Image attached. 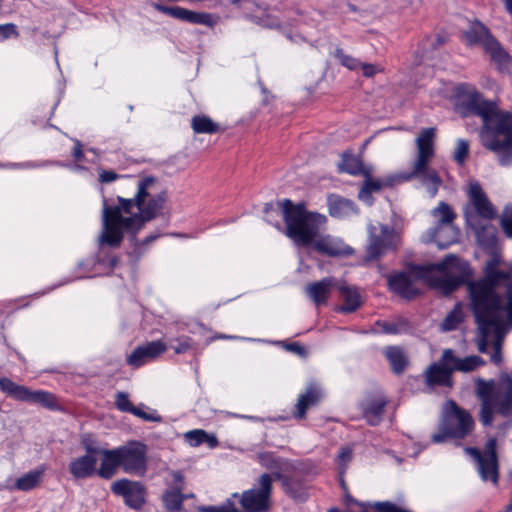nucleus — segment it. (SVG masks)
<instances>
[{"label":"nucleus","mask_w":512,"mask_h":512,"mask_svg":"<svg viewBox=\"0 0 512 512\" xmlns=\"http://www.w3.org/2000/svg\"><path fill=\"white\" fill-rule=\"evenodd\" d=\"M156 183L154 176H145L138 181L137 192L133 198L117 196L118 206L108 205L103 198V229L99 237L100 244L118 248L124 238V231L137 241V234L147 222L156 219L167 200V193L162 191L150 194V188Z\"/></svg>","instance_id":"f257e3e1"},{"label":"nucleus","mask_w":512,"mask_h":512,"mask_svg":"<svg viewBox=\"0 0 512 512\" xmlns=\"http://www.w3.org/2000/svg\"><path fill=\"white\" fill-rule=\"evenodd\" d=\"M456 111L461 117L482 120L483 146L497 155L501 166L512 165V112L501 110L498 100L485 99L475 86L459 84L455 89Z\"/></svg>","instance_id":"f03ea898"},{"label":"nucleus","mask_w":512,"mask_h":512,"mask_svg":"<svg viewBox=\"0 0 512 512\" xmlns=\"http://www.w3.org/2000/svg\"><path fill=\"white\" fill-rule=\"evenodd\" d=\"M285 224V235L298 247H310L321 231L325 230L327 217L309 211L304 202L293 203L290 199L278 202Z\"/></svg>","instance_id":"7ed1b4c3"},{"label":"nucleus","mask_w":512,"mask_h":512,"mask_svg":"<svg viewBox=\"0 0 512 512\" xmlns=\"http://www.w3.org/2000/svg\"><path fill=\"white\" fill-rule=\"evenodd\" d=\"M467 300L476 324L483 334L492 326L506 323V300L503 293L470 278L467 282Z\"/></svg>","instance_id":"20e7f679"},{"label":"nucleus","mask_w":512,"mask_h":512,"mask_svg":"<svg viewBox=\"0 0 512 512\" xmlns=\"http://www.w3.org/2000/svg\"><path fill=\"white\" fill-rule=\"evenodd\" d=\"M476 390L481 400L479 416L483 426L492 425L494 414L512 415V372L501 371L496 380L479 379Z\"/></svg>","instance_id":"39448f33"},{"label":"nucleus","mask_w":512,"mask_h":512,"mask_svg":"<svg viewBox=\"0 0 512 512\" xmlns=\"http://www.w3.org/2000/svg\"><path fill=\"white\" fill-rule=\"evenodd\" d=\"M410 269L417 272L420 277H425L427 273L433 271L442 273V276L430 278L429 285L445 296L457 291L463 285L467 288V282L473 277V271L469 264L464 262L463 266L460 267V260L454 254H448L436 263L427 265L411 264Z\"/></svg>","instance_id":"423d86ee"},{"label":"nucleus","mask_w":512,"mask_h":512,"mask_svg":"<svg viewBox=\"0 0 512 512\" xmlns=\"http://www.w3.org/2000/svg\"><path fill=\"white\" fill-rule=\"evenodd\" d=\"M436 130L433 127L424 128L416 139L417 158L410 174L406 178H417L435 195L442 183L437 171L429 166L434 156V138Z\"/></svg>","instance_id":"0eeeda50"},{"label":"nucleus","mask_w":512,"mask_h":512,"mask_svg":"<svg viewBox=\"0 0 512 512\" xmlns=\"http://www.w3.org/2000/svg\"><path fill=\"white\" fill-rule=\"evenodd\" d=\"M475 428L471 414L457 405L454 400H448L446 411L439 423V431L431 436L433 443H443L448 439L462 440L469 436Z\"/></svg>","instance_id":"6e6552de"},{"label":"nucleus","mask_w":512,"mask_h":512,"mask_svg":"<svg viewBox=\"0 0 512 512\" xmlns=\"http://www.w3.org/2000/svg\"><path fill=\"white\" fill-rule=\"evenodd\" d=\"M368 232L366 261L378 260L386 253L397 249L400 236L393 227L386 224H380L378 227L370 225Z\"/></svg>","instance_id":"1a4fd4ad"},{"label":"nucleus","mask_w":512,"mask_h":512,"mask_svg":"<svg viewBox=\"0 0 512 512\" xmlns=\"http://www.w3.org/2000/svg\"><path fill=\"white\" fill-rule=\"evenodd\" d=\"M0 390L16 401L39 404L50 410L58 408L54 394L42 390L32 391L28 387L19 385L7 377H0Z\"/></svg>","instance_id":"9d476101"},{"label":"nucleus","mask_w":512,"mask_h":512,"mask_svg":"<svg viewBox=\"0 0 512 512\" xmlns=\"http://www.w3.org/2000/svg\"><path fill=\"white\" fill-rule=\"evenodd\" d=\"M272 483V476L263 473L257 481V487L245 490L241 494V512H268L271 506Z\"/></svg>","instance_id":"9b49d317"},{"label":"nucleus","mask_w":512,"mask_h":512,"mask_svg":"<svg viewBox=\"0 0 512 512\" xmlns=\"http://www.w3.org/2000/svg\"><path fill=\"white\" fill-rule=\"evenodd\" d=\"M122 470L131 475L144 476L147 471V446L130 441L117 448Z\"/></svg>","instance_id":"f8f14e48"},{"label":"nucleus","mask_w":512,"mask_h":512,"mask_svg":"<svg viewBox=\"0 0 512 512\" xmlns=\"http://www.w3.org/2000/svg\"><path fill=\"white\" fill-rule=\"evenodd\" d=\"M510 329H512V322H510L508 316H506L505 324L490 327L486 334H483L481 330H476L478 351L480 353H487L488 346L491 344L493 347V353L490 356V360L495 365H500L503 361L502 345L504 338Z\"/></svg>","instance_id":"ddd939ff"},{"label":"nucleus","mask_w":512,"mask_h":512,"mask_svg":"<svg viewBox=\"0 0 512 512\" xmlns=\"http://www.w3.org/2000/svg\"><path fill=\"white\" fill-rule=\"evenodd\" d=\"M301 472L302 469L295 466L291 474L278 471L270 475L273 480L280 482L282 490L289 498L296 502H305L309 498V484Z\"/></svg>","instance_id":"4468645a"},{"label":"nucleus","mask_w":512,"mask_h":512,"mask_svg":"<svg viewBox=\"0 0 512 512\" xmlns=\"http://www.w3.org/2000/svg\"><path fill=\"white\" fill-rule=\"evenodd\" d=\"M111 491L115 495L122 496L125 504L134 510L141 509L146 502V489L139 481L119 479L112 483Z\"/></svg>","instance_id":"2eb2a0df"},{"label":"nucleus","mask_w":512,"mask_h":512,"mask_svg":"<svg viewBox=\"0 0 512 512\" xmlns=\"http://www.w3.org/2000/svg\"><path fill=\"white\" fill-rule=\"evenodd\" d=\"M474 281L483 284L492 289L498 290L500 284H503V297L506 300V316L512 322V277L510 273L503 270H491L484 268V276Z\"/></svg>","instance_id":"dca6fc26"},{"label":"nucleus","mask_w":512,"mask_h":512,"mask_svg":"<svg viewBox=\"0 0 512 512\" xmlns=\"http://www.w3.org/2000/svg\"><path fill=\"white\" fill-rule=\"evenodd\" d=\"M152 7L160 13L183 22L209 27L215 24L212 15L206 12H195L180 6H166L161 3H152Z\"/></svg>","instance_id":"f3484780"},{"label":"nucleus","mask_w":512,"mask_h":512,"mask_svg":"<svg viewBox=\"0 0 512 512\" xmlns=\"http://www.w3.org/2000/svg\"><path fill=\"white\" fill-rule=\"evenodd\" d=\"M387 403L385 396L369 393L359 401L358 409L368 425L377 426L383 420Z\"/></svg>","instance_id":"a211bd4d"},{"label":"nucleus","mask_w":512,"mask_h":512,"mask_svg":"<svg viewBox=\"0 0 512 512\" xmlns=\"http://www.w3.org/2000/svg\"><path fill=\"white\" fill-rule=\"evenodd\" d=\"M453 366L445 359V350L439 361L432 363L426 370V383L431 387H453Z\"/></svg>","instance_id":"6ab92c4d"},{"label":"nucleus","mask_w":512,"mask_h":512,"mask_svg":"<svg viewBox=\"0 0 512 512\" xmlns=\"http://www.w3.org/2000/svg\"><path fill=\"white\" fill-rule=\"evenodd\" d=\"M167 350V345L161 340L147 342L144 345L137 346L127 357V364L134 368H139L148 361L153 360Z\"/></svg>","instance_id":"aec40b11"},{"label":"nucleus","mask_w":512,"mask_h":512,"mask_svg":"<svg viewBox=\"0 0 512 512\" xmlns=\"http://www.w3.org/2000/svg\"><path fill=\"white\" fill-rule=\"evenodd\" d=\"M386 278L389 291L406 300H412L420 294L414 279L407 272H395L388 274Z\"/></svg>","instance_id":"412c9836"},{"label":"nucleus","mask_w":512,"mask_h":512,"mask_svg":"<svg viewBox=\"0 0 512 512\" xmlns=\"http://www.w3.org/2000/svg\"><path fill=\"white\" fill-rule=\"evenodd\" d=\"M468 197L477 216L486 220L496 217V210L479 182L474 181L470 183Z\"/></svg>","instance_id":"4be33fe9"},{"label":"nucleus","mask_w":512,"mask_h":512,"mask_svg":"<svg viewBox=\"0 0 512 512\" xmlns=\"http://www.w3.org/2000/svg\"><path fill=\"white\" fill-rule=\"evenodd\" d=\"M310 247L319 254L329 257L346 256L350 255L352 252V249L349 246L344 245L341 240L336 239L331 235H321V233L317 238H315Z\"/></svg>","instance_id":"5701e85b"},{"label":"nucleus","mask_w":512,"mask_h":512,"mask_svg":"<svg viewBox=\"0 0 512 512\" xmlns=\"http://www.w3.org/2000/svg\"><path fill=\"white\" fill-rule=\"evenodd\" d=\"M336 287V279L329 276L319 281L308 283L305 287V293L316 306H321L327 304L332 290Z\"/></svg>","instance_id":"b1692460"},{"label":"nucleus","mask_w":512,"mask_h":512,"mask_svg":"<svg viewBox=\"0 0 512 512\" xmlns=\"http://www.w3.org/2000/svg\"><path fill=\"white\" fill-rule=\"evenodd\" d=\"M430 240L435 242L440 249H446L458 242L460 230L454 224L435 225L427 231Z\"/></svg>","instance_id":"393cba45"},{"label":"nucleus","mask_w":512,"mask_h":512,"mask_svg":"<svg viewBox=\"0 0 512 512\" xmlns=\"http://www.w3.org/2000/svg\"><path fill=\"white\" fill-rule=\"evenodd\" d=\"M322 398L321 389L316 384H310L304 393H301L294 406L293 416L296 419H304L307 410L320 402Z\"/></svg>","instance_id":"a878e982"},{"label":"nucleus","mask_w":512,"mask_h":512,"mask_svg":"<svg viewBox=\"0 0 512 512\" xmlns=\"http://www.w3.org/2000/svg\"><path fill=\"white\" fill-rule=\"evenodd\" d=\"M475 232L478 245L487 252H493L497 249L498 245V230L496 226L491 223H477L471 224Z\"/></svg>","instance_id":"bb28decb"},{"label":"nucleus","mask_w":512,"mask_h":512,"mask_svg":"<svg viewBox=\"0 0 512 512\" xmlns=\"http://www.w3.org/2000/svg\"><path fill=\"white\" fill-rule=\"evenodd\" d=\"M97 457L93 455H82L69 463V472L74 479H86L96 474Z\"/></svg>","instance_id":"cd10ccee"},{"label":"nucleus","mask_w":512,"mask_h":512,"mask_svg":"<svg viewBox=\"0 0 512 512\" xmlns=\"http://www.w3.org/2000/svg\"><path fill=\"white\" fill-rule=\"evenodd\" d=\"M445 359L450 361L454 371L460 372H471L476 368L485 365V360L477 355L467 356L465 358H459L454 354V351L450 348L445 349Z\"/></svg>","instance_id":"c85d7f7f"},{"label":"nucleus","mask_w":512,"mask_h":512,"mask_svg":"<svg viewBox=\"0 0 512 512\" xmlns=\"http://www.w3.org/2000/svg\"><path fill=\"white\" fill-rule=\"evenodd\" d=\"M100 455H102L103 458L99 469L96 471V475L103 479L109 480L114 477L117 469L121 467L117 448L110 450L104 449Z\"/></svg>","instance_id":"c756f323"},{"label":"nucleus","mask_w":512,"mask_h":512,"mask_svg":"<svg viewBox=\"0 0 512 512\" xmlns=\"http://www.w3.org/2000/svg\"><path fill=\"white\" fill-rule=\"evenodd\" d=\"M369 168H366L360 156L354 155L351 150L341 154V161L338 163V171L352 176L363 175Z\"/></svg>","instance_id":"7c9ffc66"},{"label":"nucleus","mask_w":512,"mask_h":512,"mask_svg":"<svg viewBox=\"0 0 512 512\" xmlns=\"http://www.w3.org/2000/svg\"><path fill=\"white\" fill-rule=\"evenodd\" d=\"M344 301L336 311L344 314L355 312L361 306L360 294L356 287L340 285L336 287Z\"/></svg>","instance_id":"2f4dec72"},{"label":"nucleus","mask_w":512,"mask_h":512,"mask_svg":"<svg viewBox=\"0 0 512 512\" xmlns=\"http://www.w3.org/2000/svg\"><path fill=\"white\" fill-rule=\"evenodd\" d=\"M464 35L470 45L482 44L484 48L490 43V40L494 39L490 30L478 20L471 25L469 30L465 31Z\"/></svg>","instance_id":"473e14b6"},{"label":"nucleus","mask_w":512,"mask_h":512,"mask_svg":"<svg viewBox=\"0 0 512 512\" xmlns=\"http://www.w3.org/2000/svg\"><path fill=\"white\" fill-rule=\"evenodd\" d=\"M188 496L182 493V487L166 490L161 497L166 512H184V501Z\"/></svg>","instance_id":"72a5a7b5"},{"label":"nucleus","mask_w":512,"mask_h":512,"mask_svg":"<svg viewBox=\"0 0 512 512\" xmlns=\"http://www.w3.org/2000/svg\"><path fill=\"white\" fill-rule=\"evenodd\" d=\"M354 208L355 203L352 200L335 194L328 196L329 214L334 218H342L354 211Z\"/></svg>","instance_id":"f704fd0d"},{"label":"nucleus","mask_w":512,"mask_h":512,"mask_svg":"<svg viewBox=\"0 0 512 512\" xmlns=\"http://www.w3.org/2000/svg\"><path fill=\"white\" fill-rule=\"evenodd\" d=\"M184 439L191 447L206 444L210 449H214L219 445L216 435L210 434L203 429H194L186 432Z\"/></svg>","instance_id":"c9c22d12"},{"label":"nucleus","mask_w":512,"mask_h":512,"mask_svg":"<svg viewBox=\"0 0 512 512\" xmlns=\"http://www.w3.org/2000/svg\"><path fill=\"white\" fill-rule=\"evenodd\" d=\"M362 176H364V181L358 192V198L361 201L372 205L374 200L372 194L379 192L383 187V183H381L380 179L372 178L371 169H368Z\"/></svg>","instance_id":"e433bc0d"},{"label":"nucleus","mask_w":512,"mask_h":512,"mask_svg":"<svg viewBox=\"0 0 512 512\" xmlns=\"http://www.w3.org/2000/svg\"><path fill=\"white\" fill-rule=\"evenodd\" d=\"M191 128L196 134H216L224 129L209 116L197 114L191 118Z\"/></svg>","instance_id":"4c0bfd02"},{"label":"nucleus","mask_w":512,"mask_h":512,"mask_svg":"<svg viewBox=\"0 0 512 512\" xmlns=\"http://www.w3.org/2000/svg\"><path fill=\"white\" fill-rule=\"evenodd\" d=\"M385 356L391 365L392 371L400 375L408 365V359L403 350L397 346H390L385 352Z\"/></svg>","instance_id":"58836bf2"},{"label":"nucleus","mask_w":512,"mask_h":512,"mask_svg":"<svg viewBox=\"0 0 512 512\" xmlns=\"http://www.w3.org/2000/svg\"><path fill=\"white\" fill-rule=\"evenodd\" d=\"M45 472V467L41 466L32 471H29L19 477L15 482V488L20 491H30L37 487Z\"/></svg>","instance_id":"ea45409f"},{"label":"nucleus","mask_w":512,"mask_h":512,"mask_svg":"<svg viewBox=\"0 0 512 512\" xmlns=\"http://www.w3.org/2000/svg\"><path fill=\"white\" fill-rule=\"evenodd\" d=\"M478 471L483 481L490 480L497 485L499 479V462L498 459L483 458L478 463Z\"/></svg>","instance_id":"a19ab883"},{"label":"nucleus","mask_w":512,"mask_h":512,"mask_svg":"<svg viewBox=\"0 0 512 512\" xmlns=\"http://www.w3.org/2000/svg\"><path fill=\"white\" fill-rule=\"evenodd\" d=\"M377 326L385 334L397 335L408 332L410 323L406 318L399 317L395 321H377Z\"/></svg>","instance_id":"79ce46f5"},{"label":"nucleus","mask_w":512,"mask_h":512,"mask_svg":"<svg viewBox=\"0 0 512 512\" xmlns=\"http://www.w3.org/2000/svg\"><path fill=\"white\" fill-rule=\"evenodd\" d=\"M431 214L437 218L435 225L453 224L457 216L450 205L444 201H441L437 207L432 209Z\"/></svg>","instance_id":"37998d69"},{"label":"nucleus","mask_w":512,"mask_h":512,"mask_svg":"<svg viewBox=\"0 0 512 512\" xmlns=\"http://www.w3.org/2000/svg\"><path fill=\"white\" fill-rule=\"evenodd\" d=\"M484 49L491 59L499 65H506L510 61L509 54L495 38L492 41L490 40V43Z\"/></svg>","instance_id":"c03bdc74"},{"label":"nucleus","mask_w":512,"mask_h":512,"mask_svg":"<svg viewBox=\"0 0 512 512\" xmlns=\"http://www.w3.org/2000/svg\"><path fill=\"white\" fill-rule=\"evenodd\" d=\"M463 321V312L461 303H457L454 308L446 315L441 327L444 331H453L457 329L460 323Z\"/></svg>","instance_id":"a18cd8bd"},{"label":"nucleus","mask_w":512,"mask_h":512,"mask_svg":"<svg viewBox=\"0 0 512 512\" xmlns=\"http://www.w3.org/2000/svg\"><path fill=\"white\" fill-rule=\"evenodd\" d=\"M333 56L338 62L351 71H356L360 68L361 61L345 53L341 47L334 50Z\"/></svg>","instance_id":"49530a36"},{"label":"nucleus","mask_w":512,"mask_h":512,"mask_svg":"<svg viewBox=\"0 0 512 512\" xmlns=\"http://www.w3.org/2000/svg\"><path fill=\"white\" fill-rule=\"evenodd\" d=\"M238 493L232 494L231 498L226 499L221 505L218 506H201L200 512H241L235 506L233 498L238 497Z\"/></svg>","instance_id":"de8ad7c7"},{"label":"nucleus","mask_w":512,"mask_h":512,"mask_svg":"<svg viewBox=\"0 0 512 512\" xmlns=\"http://www.w3.org/2000/svg\"><path fill=\"white\" fill-rule=\"evenodd\" d=\"M175 343L176 344L171 345V348L176 354H184L197 349V345L194 340L188 336H181L175 339Z\"/></svg>","instance_id":"09e8293b"},{"label":"nucleus","mask_w":512,"mask_h":512,"mask_svg":"<svg viewBox=\"0 0 512 512\" xmlns=\"http://www.w3.org/2000/svg\"><path fill=\"white\" fill-rule=\"evenodd\" d=\"M81 446L86 451L85 455H93L94 457L100 455L104 450L99 447L97 441L93 438L91 434H86L82 436Z\"/></svg>","instance_id":"8fccbe9b"},{"label":"nucleus","mask_w":512,"mask_h":512,"mask_svg":"<svg viewBox=\"0 0 512 512\" xmlns=\"http://www.w3.org/2000/svg\"><path fill=\"white\" fill-rule=\"evenodd\" d=\"M145 405L140 404L139 406H134V408L131 411V414H133L136 417H139L143 419L144 421L149 422H161L162 417L159 415L156 411L149 413L144 410Z\"/></svg>","instance_id":"3c124183"},{"label":"nucleus","mask_w":512,"mask_h":512,"mask_svg":"<svg viewBox=\"0 0 512 512\" xmlns=\"http://www.w3.org/2000/svg\"><path fill=\"white\" fill-rule=\"evenodd\" d=\"M115 406L116 408L125 413H131L134 405L129 400V395L126 392H117L115 395Z\"/></svg>","instance_id":"603ef678"},{"label":"nucleus","mask_w":512,"mask_h":512,"mask_svg":"<svg viewBox=\"0 0 512 512\" xmlns=\"http://www.w3.org/2000/svg\"><path fill=\"white\" fill-rule=\"evenodd\" d=\"M469 153V143L464 139L457 141V146L454 152V160L459 164L463 165Z\"/></svg>","instance_id":"864d4df0"},{"label":"nucleus","mask_w":512,"mask_h":512,"mask_svg":"<svg viewBox=\"0 0 512 512\" xmlns=\"http://www.w3.org/2000/svg\"><path fill=\"white\" fill-rule=\"evenodd\" d=\"M279 345L283 347L286 351L291 352L293 354H296L297 356L301 358H305L308 354L307 349L305 346L300 344L299 342H285L280 341Z\"/></svg>","instance_id":"5fc2aeb1"},{"label":"nucleus","mask_w":512,"mask_h":512,"mask_svg":"<svg viewBox=\"0 0 512 512\" xmlns=\"http://www.w3.org/2000/svg\"><path fill=\"white\" fill-rule=\"evenodd\" d=\"M409 174H410V171L401 173V174H397V175H388L380 180H381V183H383V187H393L396 184H400L402 182L412 180L413 178H406Z\"/></svg>","instance_id":"6e6d98bb"},{"label":"nucleus","mask_w":512,"mask_h":512,"mask_svg":"<svg viewBox=\"0 0 512 512\" xmlns=\"http://www.w3.org/2000/svg\"><path fill=\"white\" fill-rule=\"evenodd\" d=\"M19 32L17 26L13 23L0 24V41H4L10 38H17Z\"/></svg>","instance_id":"4d7b16f0"},{"label":"nucleus","mask_w":512,"mask_h":512,"mask_svg":"<svg viewBox=\"0 0 512 512\" xmlns=\"http://www.w3.org/2000/svg\"><path fill=\"white\" fill-rule=\"evenodd\" d=\"M482 454L485 458L498 459L497 439L495 437H491L486 441L484 446V453Z\"/></svg>","instance_id":"13d9d810"},{"label":"nucleus","mask_w":512,"mask_h":512,"mask_svg":"<svg viewBox=\"0 0 512 512\" xmlns=\"http://www.w3.org/2000/svg\"><path fill=\"white\" fill-rule=\"evenodd\" d=\"M501 226L506 236L512 238V207L505 209V215L501 219Z\"/></svg>","instance_id":"bf43d9fd"},{"label":"nucleus","mask_w":512,"mask_h":512,"mask_svg":"<svg viewBox=\"0 0 512 512\" xmlns=\"http://www.w3.org/2000/svg\"><path fill=\"white\" fill-rule=\"evenodd\" d=\"M121 176L113 170H102L99 174V181L101 183H111Z\"/></svg>","instance_id":"052dcab7"},{"label":"nucleus","mask_w":512,"mask_h":512,"mask_svg":"<svg viewBox=\"0 0 512 512\" xmlns=\"http://www.w3.org/2000/svg\"><path fill=\"white\" fill-rule=\"evenodd\" d=\"M71 154L76 162H82L84 160L85 155L82 149V143L79 140H75V145Z\"/></svg>","instance_id":"680f3d73"},{"label":"nucleus","mask_w":512,"mask_h":512,"mask_svg":"<svg viewBox=\"0 0 512 512\" xmlns=\"http://www.w3.org/2000/svg\"><path fill=\"white\" fill-rule=\"evenodd\" d=\"M360 68L362 69L363 76L370 78L377 73V68L373 64L361 62Z\"/></svg>","instance_id":"e2e57ef3"},{"label":"nucleus","mask_w":512,"mask_h":512,"mask_svg":"<svg viewBox=\"0 0 512 512\" xmlns=\"http://www.w3.org/2000/svg\"><path fill=\"white\" fill-rule=\"evenodd\" d=\"M464 451L466 454L470 455L477 463H479L483 458V454L476 447H465Z\"/></svg>","instance_id":"0e129e2a"},{"label":"nucleus","mask_w":512,"mask_h":512,"mask_svg":"<svg viewBox=\"0 0 512 512\" xmlns=\"http://www.w3.org/2000/svg\"><path fill=\"white\" fill-rule=\"evenodd\" d=\"M98 262L109 267L110 269H114L119 263V257L116 255H112L107 258L99 259Z\"/></svg>","instance_id":"69168bd1"},{"label":"nucleus","mask_w":512,"mask_h":512,"mask_svg":"<svg viewBox=\"0 0 512 512\" xmlns=\"http://www.w3.org/2000/svg\"><path fill=\"white\" fill-rule=\"evenodd\" d=\"M161 235L162 234L160 232L151 233L150 235L145 237L140 243H137L135 245L139 247L149 245L150 243L161 237Z\"/></svg>","instance_id":"338daca9"},{"label":"nucleus","mask_w":512,"mask_h":512,"mask_svg":"<svg viewBox=\"0 0 512 512\" xmlns=\"http://www.w3.org/2000/svg\"><path fill=\"white\" fill-rule=\"evenodd\" d=\"M364 505L365 506H361V512H379L375 507L376 502L375 503L364 502Z\"/></svg>","instance_id":"774afa93"}]
</instances>
